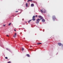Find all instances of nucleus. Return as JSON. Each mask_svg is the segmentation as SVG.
<instances>
[{
	"label": "nucleus",
	"mask_w": 63,
	"mask_h": 63,
	"mask_svg": "<svg viewBox=\"0 0 63 63\" xmlns=\"http://www.w3.org/2000/svg\"><path fill=\"white\" fill-rule=\"evenodd\" d=\"M40 11L41 12V13H45L46 12V11L45 9H44V10L43 11H42V10H41Z\"/></svg>",
	"instance_id": "1"
},
{
	"label": "nucleus",
	"mask_w": 63,
	"mask_h": 63,
	"mask_svg": "<svg viewBox=\"0 0 63 63\" xmlns=\"http://www.w3.org/2000/svg\"><path fill=\"white\" fill-rule=\"evenodd\" d=\"M41 20V19H38L37 20V21L36 22V23H38L39 22V21H40V20Z\"/></svg>",
	"instance_id": "2"
},
{
	"label": "nucleus",
	"mask_w": 63,
	"mask_h": 63,
	"mask_svg": "<svg viewBox=\"0 0 63 63\" xmlns=\"http://www.w3.org/2000/svg\"><path fill=\"white\" fill-rule=\"evenodd\" d=\"M38 17L40 18V19H41H41H43V17H42L41 16H38Z\"/></svg>",
	"instance_id": "3"
},
{
	"label": "nucleus",
	"mask_w": 63,
	"mask_h": 63,
	"mask_svg": "<svg viewBox=\"0 0 63 63\" xmlns=\"http://www.w3.org/2000/svg\"><path fill=\"white\" fill-rule=\"evenodd\" d=\"M16 33H15V35H14L13 37L14 38H16Z\"/></svg>",
	"instance_id": "4"
},
{
	"label": "nucleus",
	"mask_w": 63,
	"mask_h": 63,
	"mask_svg": "<svg viewBox=\"0 0 63 63\" xmlns=\"http://www.w3.org/2000/svg\"><path fill=\"white\" fill-rule=\"evenodd\" d=\"M58 44L59 46H61L62 45V44L60 43H58Z\"/></svg>",
	"instance_id": "5"
},
{
	"label": "nucleus",
	"mask_w": 63,
	"mask_h": 63,
	"mask_svg": "<svg viewBox=\"0 0 63 63\" xmlns=\"http://www.w3.org/2000/svg\"><path fill=\"white\" fill-rule=\"evenodd\" d=\"M53 19H55L56 18H55V16H53Z\"/></svg>",
	"instance_id": "6"
},
{
	"label": "nucleus",
	"mask_w": 63,
	"mask_h": 63,
	"mask_svg": "<svg viewBox=\"0 0 63 63\" xmlns=\"http://www.w3.org/2000/svg\"><path fill=\"white\" fill-rule=\"evenodd\" d=\"M34 4L32 3L31 4V7H34Z\"/></svg>",
	"instance_id": "7"
},
{
	"label": "nucleus",
	"mask_w": 63,
	"mask_h": 63,
	"mask_svg": "<svg viewBox=\"0 0 63 63\" xmlns=\"http://www.w3.org/2000/svg\"><path fill=\"white\" fill-rule=\"evenodd\" d=\"M42 22H45V20L44 19H42Z\"/></svg>",
	"instance_id": "8"
},
{
	"label": "nucleus",
	"mask_w": 63,
	"mask_h": 63,
	"mask_svg": "<svg viewBox=\"0 0 63 63\" xmlns=\"http://www.w3.org/2000/svg\"><path fill=\"white\" fill-rule=\"evenodd\" d=\"M32 1V0H28V1L27 2H31V1Z\"/></svg>",
	"instance_id": "9"
},
{
	"label": "nucleus",
	"mask_w": 63,
	"mask_h": 63,
	"mask_svg": "<svg viewBox=\"0 0 63 63\" xmlns=\"http://www.w3.org/2000/svg\"><path fill=\"white\" fill-rule=\"evenodd\" d=\"M26 7H28V3H26Z\"/></svg>",
	"instance_id": "10"
},
{
	"label": "nucleus",
	"mask_w": 63,
	"mask_h": 63,
	"mask_svg": "<svg viewBox=\"0 0 63 63\" xmlns=\"http://www.w3.org/2000/svg\"><path fill=\"white\" fill-rule=\"evenodd\" d=\"M32 20H33V21H35V18H32Z\"/></svg>",
	"instance_id": "11"
},
{
	"label": "nucleus",
	"mask_w": 63,
	"mask_h": 63,
	"mask_svg": "<svg viewBox=\"0 0 63 63\" xmlns=\"http://www.w3.org/2000/svg\"><path fill=\"white\" fill-rule=\"evenodd\" d=\"M27 56L28 57H30V55H29L28 54H27Z\"/></svg>",
	"instance_id": "12"
},
{
	"label": "nucleus",
	"mask_w": 63,
	"mask_h": 63,
	"mask_svg": "<svg viewBox=\"0 0 63 63\" xmlns=\"http://www.w3.org/2000/svg\"><path fill=\"white\" fill-rule=\"evenodd\" d=\"M31 20H30L29 21H28V23H30V21H31Z\"/></svg>",
	"instance_id": "13"
},
{
	"label": "nucleus",
	"mask_w": 63,
	"mask_h": 63,
	"mask_svg": "<svg viewBox=\"0 0 63 63\" xmlns=\"http://www.w3.org/2000/svg\"><path fill=\"white\" fill-rule=\"evenodd\" d=\"M41 44H42V43H37V45H40Z\"/></svg>",
	"instance_id": "14"
},
{
	"label": "nucleus",
	"mask_w": 63,
	"mask_h": 63,
	"mask_svg": "<svg viewBox=\"0 0 63 63\" xmlns=\"http://www.w3.org/2000/svg\"><path fill=\"white\" fill-rule=\"evenodd\" d=\"M32 18H35V16H33Z\"/></svg>",
	"instance_id": "15"
},
{
	"label": "nucleus",
	"mask_w": 63,
	"mask_h": 63,
	"mask_svg": "<svg viewBox=\"0 0 63 63\" xmlns=\"http://www.w3.org/2000/svg\"><path fill=\"white\" fill-rule=\"evenodd\" d=\"M5 59H8V57H5Z\"/></svg>",
	"instance_id": "16"
},
{
	"label": "nucleus",
	"mask_w": 63,
	"mask_h": 63,
	"mask_svg": "<svg viewBox=\"0 0 63 63\" xmlns=\"http://www.w3.org/2000/svg\"><path fill=\"white\" fill-rule=\"evenodd\" d=\"M38 17V16H37V15H36L35 16V17Z\"/></svg>",
	"instance_id": "17"
},
{
	"label": "nucleus",
	"mask_w": 63,
	"mask_h": 63,
	"mask_svg": "<svg viewBox=\"0 0 63 63\" xmlns=\"http://www.w3.org/2000/svg\"><path fill=\"white\" fill-rule=\"evenodd\" d=\"M23 50H24V48H22V51H23Z\"/></svg>",
	"instance_id": "18"
},
{
	"label": "nucleus",
	"mask_w": 63,
	"mask_h": 63,
	"mask_svg": "<svg viewBox=\"0 0 63 63\" xmlns=\"http://www.w3.org/2000/svg\"><path fill=\"white\" fill-rule=\"evenodd\" d=\"M11 24V23H10L9 24V25H10Z\"/></svg>",
	"instance_id": "19"
},
{
	"label": "nucleus",
	"mask_w": 63,
	"mask_h": 63,
	"mask_svg": "<svg viewBox=\"0 0 63 63\" xmlns=\"http://www.w3.org/2000/svg\"><path fill=\"white\" fill-rule=\"evenodd\" d=\"M6 36H7V37H9V35H7Z\"/></svg>",
	"instance_id": "20"
},
{
	"label": "nucleus",
	"mask_w": 63,
	"mask_h": 63,
	"mask_svg": "<svg viewBox=\"0 0 63 63\" xmlns=\"http://www.w3.org/2000/svg\"><path fill=\"white\" fill-rule=\"evenodd\" d=\"M18 12V11H16V13Z\"/></svg>",
	"instance_id": "21"
},
{
	"label": "nucleus",
	"mask_w": 63,
	"mask_h": 63,
	"mask_svg": "<svg viewBox=\"0 0 63 63\" xmlns=\"http://www.w3.org/2000/svg\"><path fill=\"white\" fill-rule=\"evenodd\" d=\"M8 63H11V62H8Z\"/></svg>",
	"instance_id": "22"
},
{
	"label": "nucleus",
	"mask_w": 63,
	"mask_h": 63,
	"mask_svg": "<svg viewBox=\"0 0 63 63\" xmlns=\"http://www.w3.org/2000/svg\"><path fill=\"white\" fill-rule=\"evenodd\" d=\"M14 30L15 31H16V30Z\"/></svg>",
	"instance_id": "23"
},
{
	"label": "nucleus",
	"mask_w": 63,
	"mask_h": 63,
	"mask_svg": "<svg viewBox=\"0 0 63 63\" xmlns=\"http://www.w3.org/2000/svg\"><path fill=\"white\" fill-rule=\"evenodd\" d=\"M3 26H5V25H3Z\"/></svg>",
	"instance_id": "24"
},
{
	"label": "nucleus",
	"mask_w": 63,
	"mask_h": 63,
	"mask_svg": "<svg viewBox=\"0 0 63 63\" xmlns=\"http://www.w3.org/2000/svg\"><path fill=\"white\" fill-rule=\"evenodd\" d=\"M30 47H32V46H30Z\"/></svg>",
	"instance_id": "25"
}]
</instances>
